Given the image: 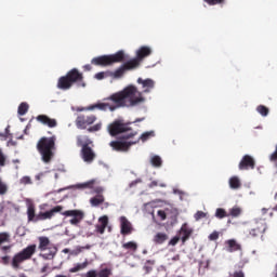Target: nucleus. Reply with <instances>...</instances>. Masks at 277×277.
<instances>
[{
    "label": "nucleus",
    "mask_w": 277,
    "mask_h": 277,
    "mask_svg": "<svg viewBox=\"0 0 277 277\" xmlns=\"http://www.w3.org/2000/svg\"><path fill=\"white\" fill-rule=\"evenodd\" d=\"M100 224L95 225V230L100 235H105V228H107L109 224V217L107 215H104L98 219Z\"/></svg>",
    "instance_id": "21"
},
{
    "label": "nucleus",
    "mask_w": 277,
    "mask_h": 277,
    "mask_svg": "<svg viewBox=\"0 0 277 277\" xmlns=\"http://www.w3.org/2000/svg\"><path fill=\"white\" fill-rule=\"evenodd\" d=\"M8 183L3 182V180L0 177V196H5V194H8Z\"/></svg>",
    "instance_id": "35"
},
{
    "label": "nucleus",
    "mask_w": 277,
    "mask_h": 277,
    "mask_svg": "<svg viewBox=\"0 0 277 277\" xmlns=\"http://www.w3.org/2000/svg\"><path fill=\"white\" fill-rule=\"evenodd\" d=\"M150 163L154 168H161V166H163V160H161V157L159 156H153L150 158Z\"/></svg>",
    "instance_id": "30"
},
{
    "label": "nucleus",
    "mask_w": 277,
    "mask_h": 277,
    "mask_svg": "<svg viewBox=\"0 0 277 277\" xmlns=\"http://www.w3.org/2000/svg\"><path fill=\"white\" fill-rule=\"evenodd\" d=\"M38 241V249L40 252H45V250H48V253H41L39 256H41V259L44 261H53L55 259V254H57V248L51 246V240L47 236H40Z\"/></svg>",
    "instance_id": "5"
},
{
    "label": "nucleus",
    "mask_w": 277,
    "mask_h": 277,
    "mask_svg": "<svg viewBox=\"0 0 277 277\" xmlns=\"http://www.w3.org/2000/svg\"><path fill=\"white\" fill-rule=\"evenodd\" d=\"M151 54H153V50L150 49V47L143 45L137 49L136 57L130 60V63L134 64V68H140V65L142 64V62H144V60H146V57H149V55Z\"/></svg>",
    "instance_id": "8"
},
{
    "label": "nucleus",
    "mask_w": 277,
    "mask_h": 277,
    "mask_svg": "<svg viewBox=\"0 0 277 277\" xmlns=\"http://www.w3.org/2000/svg\"><path fill=\"white\" fill-rule=\"evenodd\" d=\"M154 241L158 245L163 243L164 241H168V234L164 233H158L154 237Z\"/></svg>",
    "instance_id": "28"
},
{
    "label": "nucleus",
    "mask_w": 277,
    "mask_h": 277,
    "mask_svg": "<svg viewBox=\"0 0 277 277\" xmlns=\"http://www.w3.org/2000/svg\"><path fill=\"white\" fill-rule=\"evenodd\" d=\"M179 241H181V237L175 236V237H173V238L169 241V246H176V243H179Z\"/></svg>",
    "instance_id": "48"
},
{
    "label": "nucleus",
    "mask_w": 277,
    "mask_h": 277,
    "mask_svg": "<svg viewBox=\"0 0 277 277\" xmlns=\"http://www.w3.org/2000/svg\"><path fill=\"white\" fill-rule=\"evenodd\" d=\"M209 240L210 241H217L220 239V233L219 232H213L212 234L209 235Z\"/></svg>",
    "instance_id": "46"
},
{
    "label": "nucleus",
    "mask_w": 277,
    "mask_h": 277,
    "mask_svg": "<svg viewBox=\"0 0 277 277\" xmlns=\"http://www.w3.org/2000/svg\"><path fill=\"white\" fill-rule=\"evenodd\" d=\"M101 129H103V122L100 121L98 123L89 127L87 131L89 133H96V131H101Z\"/></svg>",
    "instance_id": "37"
},
{
    "label": "nucleus",
    "mask_w": 277,
    "mask_h": 277,
    "mask_svg": "<svg viewBox=\"0 0 277 277\" xmlns=\"http://www.w3.org/2000/svg\"><path fill=\"white\" fill-rule=\"evenodd\" d=\"M228 183L230 189H241V180L238 176H232Z\"/></svg>",
    "instance_id": "25"
},
{
    "label": "nucleus",
    "mask_w": 277,
    "mask_h": 277,
    "mask_svg": "<svg viewBox=\"0 0 277 277\" xmlns=\"http://www.w3.org/2000/svg\"><path fill=\"white\" fill-rule=\"evenodd\" d=\"M105 202V197L103 195H96L95 197L90 199V203L92 207H98Z\"/></svg>",
    "instance_id": "26"
},
{
    "label": "nucleus",
    "mask_w": 277,
    "mask_h": 277,
    "mask_svg": "<svg viewBox=\"0 0 277 277\" xmlns=\"http://www.w3.org/2000/svg\"><path fill=\"white\" fill-rule=\"evenodd\" d=\"M172 261H181V255L176 254L172 258Z\"/></svg>",
    "instance_id": "59"
},
{
    "label": "nucleus",
    "mask_w": 277,
    "mask_h": 277,
    "mask_svg": "<svg viewBox=\"0 0 277 277\" xmlns=\"http://www.w3.org/2000/svg\"><path fill=\"white\" fill-rule=\"evenodd\" d=\"M27 111H29V104L23 102L19 104L18 109H17V114L19 116H25V114H27Z\"/></svg>",
    "instance_id": "31"
},
{
    "label": "nucleus",
    "mask_w": 277,
    "mask_h": 277,
    "mask_svg": "<svg viewBox=\"0 0 277 277\" xmlns=\"http://www.w3.org/2000/svg\"><path fill=\"white\" fill-rule=\"evenodd\" d=\"M135 144H140V140L134 142L113 141L109 146L113 147V150H117V153H128V150Z\"/></svg>",
    "instance_id": "11"
},
{
    "label": "nucleus",
    "mask_w": 277,
    "mask_h": 277,
    "mask_svg": "<svg viewBox=\"0 0 277 277\" xmlns=\"http://www.w3.org/2000/svg\"><path fill=\"white\" fill-rule=\"evenodd\" d=\"M135 122H142V119H136Z\"/></svg>",
    "instance_id": "62"
},
{
    "label": "nucleus",
    "mask_w": 277,
    "mask_h": 277,
    "mask_svg": "<svg viewBox=\"0 0 277 277\" xmlns=\"http://www.w3.org/2000/svg\"><path fill=\"white\" fill-rule=\"evenodd\" d=\"M194 233V229L189 228L187 224H183L181 229H180V235H182L181 240L182 243H185L187 239L192 237V234Z\"/></svg>",
    "instance_id": "22"
},
{
    "label": "nucleus",
    "mask_w": 277,
    "mask_h": 277,
    "mask_svg": "<svg viewBox=\"0 0 277 277\" xmlns=\"http://www.w3.org/2000/svg\"><path fill=\"white\" fill-rule=\"evenodd\" d=\"M109 276H111V271L109 268L101 269L97 273V277H109Z\"/></svg>",
    "instance_id": "41"
},
{
    "label": "nucleus",
    "mask_w": 277,
    "mask_h": 277,
    "mask_svg": "<svg viewBox=\"0 0 277 277\" xmlns=\"http://www.w3.org/2000/svg\"><path fill=\"white\" fill-rule=\"evenodd\" d=\"M225 243L227 246V252H238V250H241V245L235 239L226 240Z\"/></svg>",
    "instance_id": "24"
},
{
    "label": "nucleus",
    "mask_w": 277,
    "mask_h": 277,
    "mask_svg": "<svg viewBox=\"0 0 277 277\" xmlns=\"http://www.w3.org/2000/svg\"><path fill=\"white\" fill-rule=\"evenodd\" d=\"M120 233L123 237H127V235H131L133 233V225L129 222V219L127 216H120Z\"/></svg>",
    "instance_id": "17"
},
{
    "label": "nucleus",
    "mask_w": 277,
    "mask_h": 277,
    "mask_svg": "<svg viewBox=\"0 0 277 277\" xmlns=\"http://www.w3.org/2000/svg\"><path fill=\"white\" fill-rule=\"evenodd\" d=\"M228 214L226 213V210H224L223 208H217L215 211V217H217V220H224V217H227Z\"/></svg>",
    "instance_id": "34"
},
{
    "label": "nucleus",
    "mask_w": 277,
    "mask_h": 277,
    "mask_svg": "<svg viewBox=\"0 0 277 277\" xmlns=\"http://www.w3.org/2000/svg\"><path fill=\"white\" fill-rule=\"evenodd\" d=\"M96 115H79L76 119L77 129H88L91 124L96 122Z\"/></svg>",
    "instance_id": "9"
},
{
    "label": "nucleus",
    "mask_w": 277,
    "mask_h": 277,
    "mask_svg": "<svg viewBox=\"0 0 277 277\" xmlns=\"http://www.w3.org/2000/svg\"><path fill=\"white\" fill-rule=\"evenodd\" d=\"M159 184L157 183V181H153L150 184H149V187H157Z\"/></svg>",
    "instance_id": "58"
},
{
    "label": "nucleus",
    "mask_w": 277,
    "mask_h": 277,
    "mask_svg": "<svg viewBox=\"0 0 277 277\" xmlns=\"http://www.w3.org/2000/svg\"><path fill=\"white\" fill-rule=\"evenodd\" d=\"M275 198H277V193L275 194Z\"/></svg>",
    "instance_id": "64"
},
{
    "label": "nucleus",
    "mask_w": 277,
    "mask_h": 277,
    "mask_svg": "<svg viewBox=\"0 0 277 277\" xmlns=\"http://www.w3.org/2000/svg\"><path fill=\"white\" fill-rule=\"evenodd\" d=\"M256 111H259L263 117L269 116V108L265 105H259L256 107Z\"/></svg>",
    "instance_id": "36"
},
{
    "label": "nucleus",
    "mask_w": 277,
    "mask_h": 277,
    "mask_svg": "<svg viewBox=\"0 0 277 277\" xmlns=\"http://www.w3.org/2000/svg\"><path fill=\"white\" fill-rule=\"evenodd\" d=\"M64 211V206H55L49 211L39 212L36 217V222H44L45 220H53L55 213H62Z\"/></svg>",
    "instance_id": "12"
},
{
    "label": "nucleus",
    "mask_w": 277,
    "mask_h": 277,
    "mask_svg": "<svg viewBox=\"0 0 277 277\" xmlns=\"http://www.w3.org/2000/svg\"><path fill=\"white\" fill-rule=\"evenodd\" d=\"M153 265H155L154 260L146 261V265H145L144 269L147 272V274H150V272H153Z\"/></svg>",
    "instance_id": "42"
},
{
    "label": "nucleus",
    "mask_w": 277,
    "mask_h": 277,
    "mask_svg": "<svg viewBox=\"0 0 277 277\" xmlns=\"http://www.w3.org/2000/svg\"><path fill=\"white\" fill-rule=\"evenodd\" d=\"M10 241H11L10 233L1 232L0 233V248H1V246H3V243H10Z\"/></svg>",
    "instance_id": "29"
},
{
    "label": "nucleus",
    "mask_w": 277,
    "mask_h": 277,
    "mask_svg": "<svg viewBox=\"0 0 277 277\" xmlns=\"http://www.w3.org/2000/svg\"><path fill=\"white\" fill-rule=\"evenodd\" d=\"M157 215L162 221H164L168 217V215L166 214V211H163V210H158Z\"/></svg>",
    "instance_id": "50"
},
{
    "label": "nucleus",
    "mask_w": 277,
    "mask_h": 277,
    "mask_svg": "<svg viewBox=\"0 0 277 277\" xmlns=\"http://www.w3.org/2000/svg\"><path fill=\"white\" fill-rule=\"evenodd\" d=\"M77 146L84 147V146H92V140H90L89 135H79L77 136Z\"/></svg>",
    "instance_id": "23"
},
{
    "label": "nucleus",
    "mask_w": 277,
    "mask_h": 277,
    "mask_svg": "<svg viewBox=\"0 0 277 277\" xmlns=\"http://www.w3.org/2000/svg\"><path fill=\"white\" fill-rule=\"evenodd\" d=\"M208 5H220L224 3V0H203Z\"/></svg>",
    "instance_id": "44"
},
{
    "label": "nucleus",
    "mask_w": 277,
    "mask_h": 277,
    "mask_svg": "<svg viewBox=\"0 0 277 277\" xmlns=\"http://www.w3.org/2000/svg\"><path fill=\"white\" fill-rule=\"evenodd\" d=\"M2 263H3V265H9L10 264V256L9 255L2 256Z\"/></svg>",
    "instance_id": "54"
},
{
    "label": "nucleus",
    "mask_w": 277,
    "mask_h": 277,
    "mask_svg": "<svg viewBox=\"0 0 277 277\" xmlns=\"http://www.w3.org/2000/svg\"><path fill=\"white\" fill-rule=\"evenodd\" d=\"M27 217L28 222H37L36 219L38 214H36V203L31 200H27Z\"/></svg>",
    "instance_id": "20"
},
{
    "label": "nucleus",
    "mask_w": 277,
    "mask_h": 277,
    "mask_svg": "<svg viewBox=\"0 0 277 277\" xmlns=\"http://www.w3.org/2000/svg\"><path fill=\"white\" fill-rule=\"evenodd\" d=\"M81 157L85 163H92L94 159H96V153H94V149L92 147L84 145L81 148Z\"/></svg>",
    "instance_id": "15"
},
{
    "label": "nucleus",
    "mask_w": 277,
    "mask_h": 277,
    "mask_svg": "<svg viewBox=\"0 0 277 277\" xmlns=\"http://www.w3.org/2000/svg\"><path fill=\"white\" fill-rule=\"evenodd\" d=\"M137 135V131L130 132L129 134H126L122 136V140H131L132 137H135Z\"/></svg>",
    "instance_id": "47"
},
{
    "label": "nucleus",
    "mask_w": 277,
    "mask_h": 277,
    "mask_svg": "<svg viewBox=\"0 0 277 277\" xmlns=\"http://www.w3.org/2000/svg\"><path fill=\"white\" fill-rule=\"evenodd\" d=\"M36 245H30L23 249L21 252L16 253L11 262L13 269H18L21 267V263H25V261H29L36 254Z\"/></svg>",
    "instance_id": "6"
},
{
    "label": "nucleus",
    "mask_w": 277,
    "mask_h": 277,
    "mask_svg": "<svg viewBox=\"0 0 277 277\" xmlns=\"http://www.w3.org/2000/svg\"><path fill=\"white\" fill-rule=\"evenodd\" d=\"M21 183H23V185H29V184H31V177L24 176V177H22Z\"/></svg>",
    "instance_id": "51"
},
{
    "label": "nucleus",
    "mask_w": 277,
    "mask_h": 277,
    "mask_svg": "<svg viewBox=\"0 0 277 277\" xmlns=\"http://www.w3.org/2000/svg\"><path fill=\"white\" fill-rule=\"evenodd\" d=\"M268 211H271V210H269V209H266V208H263V209H262V215H266V213H267Z\"/></svg>",
    "instance_id": "60"
},
{
    "label": "nucleus",
    "mask_w": 277,
    "mask_h": 277,
    "mask_svg": "<svg viewBox=\"0 0 277 277\" xmlns=\"http://www.w3.org/2000/svg\"><path fill=\"white\" fill-rule=\"evenodd\" d=\"M61 214L65 215V217H72L69 220V223L71 226H77L81 223V220L85 217V214L81 210H67L64 212H61Z\"/></svg>",
    "instance_id": "10"
},
{
    "label": "nucleus",
    "mask_w": 277,
    "mask_h": 277,
    "mask_svg": "<svg viewBox=\"0 0 277 277\" xmlns=\"http://www.w3.org/2000/svg\"><path fill=\"white\" fill-rule=\"evenodd\" d=\"M88 267V262L77 264L75 267L70 268V274H77V272H81V269H85Z\"/></svg>",
    "instance_id": "33"
},
{
    "label": "nucleus",
    "mask_w": 277,
    "mask_h": 277,
    "mask_svg": "<svg viewBox=\"0 0 277 277\" xmlns=\"http://www.w3.org/2000/svg\"><path fill=\"white\" fill-rule=\"evenodd\" d=\"M232 277H246V274L243 273V271L239 269V271H235Z\"/></svg>",
    "instance_id": "49"
},
{
    "label": "nucleus",
    "mask_w": 277,
    "mask_h": 277,
    "mask_svg": "<svg viewBox=\"0 0 277 277\" xmlns=\"http://www.w3.org/2000/svg\"><path fill=\"white\" fill-rule=\"evenodd\" d=\"M49 271V264H45L42 268H41V274H45V272Z\"/></svg>",
    "instance_id": "56"
},
{
    "label": "nucleus",
    "mask_w": 277,
    "mask_h": 277,
    "mask_svg": "<svg viewBox=\"0 0 277 277\" xmlns=\"http://www.w3.org/2000/svg\"><path fill=\"white\" fill-rule=\"evenodd\" d=\"M109 74H110L109 70H107V71H100V72L95 74V79L101 81L103 79H106L107 77H111Z\"/></svg>",
    "instance_id": "38"
},
{
    "label": "nucleus",
    "mask_w": 277,
    "mask_h": 277,
    "mask_svg": "<svg viewBox=\"0 0 277 277\" xmlns=\"http://www.w3.org/2000/svg\"><path fill=\"white\" fill-rule=\"evenodd\" d=\"M0 166H5V156H3V151L0 149Z\"/></svg>",
    "instance_id": "53"
},
{
    "label": "nucleus",
    "mask_w": 277,
    "mask_h": 277,
    "mask_svg": "<svg viewBox=\"0 0 277 277\" xmlns=\"http://www.w3.org/2000/svg\"><path fill=\"white\" fill-rule=\"evenodd\" d=\"M255 167L256 161L250 155H245L238 164L239 170H254Z\"/></svg>",
    "instance_id": "14"
},
{
    "label": "nucleus",
    "mask_w": 277,
    "mask_h": 277,
    "mask_svg": "<svg viewBox=\"0 0 277 277\" xmlns=\"http://www.w3.org/2000/svg\"><path fill=\"white\" fill-rule=\"evenodd\" d=\"M135 64L131 63L130 61L123 63L119 68H117L115 71H110V77L113 79H122L124 77V72L127 70H135Z\"/></svg>",
    "instance_id": "13"
},
{
    "label": "nucleus",
    "mask_w": 277,
    "mask_h": 277,
    "mask_svg": "<svg viewBox=\"0 0 277 277\" xmlns=\"http://www.w3.org/2000/svg\"><path fill=\"white\" fill-rule=\"evenodd\" d=\"M137 83H140V85H142L143 88V91H138L143 98H144V94H148L153 88H155V80L150 79V78H147V79H142V78H138L137 79Z\"/></svg>",
    "instance_id": "16"
},
{
    "label": "nucleus",
    "mask_w": 277,
    "mask_h": 277,
    "mask_svg": "<svg viewBox=\"0 0 277 277\" xmlns=\"http://www.w3.org/2000/svg\"><path fill=\"white\" fill-rule=\"evenodd\" d=\"M37 122L43 124L44 127H49V129H55L57 127V119H52L47 115H39L36 117Z\"/></svg>",
    "instance_id": "18"
},
{
    "label": "nucleus",
    "mask_w": 277,
    "mask_h": 277,
    "mask_svg": "<svg viewBox=\"0 0 277 277\" xmlns=\"http://www.w3.org/2000/svg\"><path fill=\"white\" fill-rule=\"evenodd\" d=\"M127 60L124 51L120 50L115 54L102 55L92 58L91 64L94 66H113V64H120Z\"/></svg>",
    "instance_id": "4"
},
{
    "label": "nucleus",
    "mask_w": 277,
    "mask_h": 277,
    "mask_svg": "<svg viewBox=\"0 0 277 277\" xmlns=\"http://www.w3.org/2000/svg\"><path fill=\"white\" fill-rule=\"evenodd\" d=\"M144 103H146V97L142 96L137 87L129 84L123 90L105 97L104 102L81 108L80 111H94V109H98L100 111H116V109L122 107H140Z\"/></svg>",
    "instance_id": "1"
},
{
    "label": "nucleus",
    "mask_w": 277,
    "mask_h": 277,
    "mask_svg": "<svg viewBox=\"0 0 277 277\" xmlns=\"http://www.w3.org/2000/svg\"><path fill=\"white\" fill-rule=\"evenodd\" d=\"M196 222L207 217V213H205L203 211H197L194 215Z\"/></svg>",
    "instance_id": "43"
},
{
    "label": "nucleus",
    "mask_w": 277,
    "mask_h": 277,
    "mask_svg": "<svg viewBox=\"0 0 277 277\" xmlns=\"http://www.w3.org/2000/svg\"><path fill=\"white\" fill-rule=\"evenodd\" d=\"M84 277H97V273H96V271L91 269V271L87 272Z\"/></svg>",
    "instance_id": "52"
},
{
    "label": "nucleus",
    "mask_w": 277,
    "mask_h": 277,
    "mask_svg": "<svg viewBox=\"0 0 277 277\" xmlns=\"http://www.w3.org/2000/svg\"><path fill=\"white\" fill-rule=\"evenodd\" d=\"M267 230V224L263 221L256 222L254 228H252L249 233L251 237H259L263 235Z\"/></svg>",
    "instance_id": "19"
},
{
    "label": "nucleus",
    "mask_w": 277,
    "mask_h": 277,
    "mask_svg": "<svg viewBox=\"0 0 277 277\" xmlns=\"http://www.w3.org/2000/svg\"><path fill=\"white\" fill-rule=\"evenodd\" d=\"M83 68L84 70L90 71L92 70V65H84Z\"/></svg>",
    "instance_id": "57"
},
{
    "label": "nucleus",
    "mask_w": 277,
    "mask_h": 277,
    "mask_svg": "<svg viewBox=\"0 0 277 277\" xmlns=\"http://www.w3.org/2000/svg\"><path fill=\"white\" fill-rule=\"evenodd\" d=\"M129 131H132V129L129 127V123H124L120 119L115 120L108 126V133L113 137H116V135H120V133H127Z\"/></svg>",
    "instance_id": "7"
},
{
    "label": "nucleus",
    "mask_w": 277,
    "mask_h": 277,
    "mask_svg": "<svg viewBox=\"0 0 277 277\" xmlns=\"http://www.w3.org/2000/svg\"><path fill=\"white\" fill-rule=\"evenodd\" d=\"M92 185H94V182H85L83 184H78L77 187L78 189H85L88 187H92Z\"/></svg>",
    "instance_id": "45"
},
{
    "label": "nucleus",
    "mask_w": 277,
    "mask_h": 277,
    "mask_svg": "<svg viewBox=\"0 0 277 277\" xmlns=\"http://www.w3.org/2000/svg\"><path fill=\"white\" fill-rule=\"evenodd\" d=\"M12 248V246H3L0 247V250H2L3 252H8V250H10Z\"/></svg>",
    "instance_id": "55"
},
{
    "label": "nucleus",
    "mask_w": 277,
    "mask_h": 277,
    "mask_svg": "<svg viewBox=\"0 0 277 277\" xmlns=\"http://www.w3.org/2000/svg\"><path fill=\"white\" fill-rule=\"evenodd\" d=\"M63 252H65V253H66V252H68V249H64V251H63Z\"/></svg>",
    "instance_id": "63"
},
{
    "label": "nucleus",
    "mask_w": 277,
    "mask_h": 277,
    "mask_svg": "<svg viewBox=\"0 0 277 277\" xmlns=\"http://www.w3.org/2000/svg\"><path fill=\"white\" fill-rule=\"evenodd\" d=\"M92 248V246L87 245L85 247H81L82 250H90Z\"/></svg>",
    "instance_id": "61"
},
{
    "label": "nucleus",
    "mask_w": 277,
    "mask_h": 277,
    "mask_svg": "<svg viewBox=\"0 0 277 277\" xmlns=\"http://www.w3.org/2000/svg\"><path fill=\"white\" fill-rule=\"evenodd\" d=\"M155 136V132L150 131V132H145L143 133L137 140L140 142V140H142L143 142H147V140H150V137Z\"/></svg>",
    "instance_id": "39"
},
{
    "label": "nucleus",
    "mask_w": 277,
    "mask_h": 277,
    "mask_svg": "<svg viewBox=\"0 0 277 277\" xmlns=\"http://www.w3.org/2000/svg\"><path fill=\"white\" fill-rule=\"evenodd\" d=\"M75 83H77L78 88H85L83 74L77 68H72L65 76L58 78L57 88L58 90H70Z\"/></svg>",
    "instance_id": "3"
},
{
    "label": "nucleus",
    "mask_w": 277,
    "mask_h": 277,
    "mask_svg": "<svg viewBox=\"0 0 277 277\" xmlns=\"http://www.w3.org/2000/svg\"><path fill=\"white\" fill-rule=\"evenodd\" d=\"M229 215H232V217H239V215H241V208L239 207H234L229 210Z\"/></svg>",
    "instance_id": "40"
},
{
    "label": "nucleus",
    "mask_w": 277,
    "mask_h": 277,
    "mask_svg": "<svg viewBox=\"0 0 277 277\" xmlns=\"http://www.w3.org/2000/svg\"><path fill=\"white\" fill-rule=\"evenodd\" d=\"M123 250H129V252H137V242L129 241L122 245Z\"/></svg>",
    "instance_id": "27"
},
{
    "label": "nucleus",
    "mask_w": 277,
    "mask_h": 277,
    "mask_svg": "<svg viewBox=\"0 0 277 277\" xmlns=\"http://www.w3.org/2000/svg\"><path fill=\"white\" fill-rule=\"evenodd\" d=\"M88 267V262L77 264L75 267L70 268V274H77V272H81V269H85Z\"/></svg>",
    "instance_id": "32"
},
{
    "label": "nucleus",
    "mask_w": 277,
    "mask_h": 277,
    "mask_svg": "<svg viewBox=\"0 0 277 277\" xmlns=\"http://www.w3.org/2000/svg\"><path fill=\"white\" fill-rule=\"evenodd\" d=\"M57 142V136L52 135L50 137L42 136L37 143V150L41 155L43 163H51L55 157V150L57 147L55 143Z\"/></svg>",
    "instance_id": "2"
}]
</instances>
